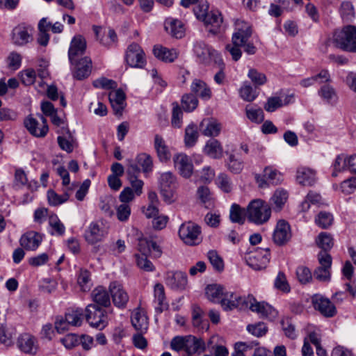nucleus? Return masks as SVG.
Instances as JSON below:
<instances>
[{"label":"nucleus","mask_w":356,"mask_h":356,"mask_svg":"<svg viewBox=\"0 0 356 356\" xmlns=\"http://www.w3.org/2000/svg\"><path fill=\"white\" fill-rule=\"evenodd\" d=\"M271 213L270 206L261 199L251 200L246 207V217L248 222L256 225L266 223L270 220Z\"/></svg>","instance_id":"1"},{"label":"nucleus","mask_w":356,"mask_h":356,"mask_svg":"<svg viewBox=\"0 0 356 356\" xmlns=\"http://www.w3.org/2000/svg\"><path fill=\"white\" fill-rule=\"evenodd\" d=\"M333 42L337 47L343 51L356 53V26L346 25L340 31H335L333 35Z\"/></svg>","instance_id":"2"},{"label":"nucleus","mask_w":356,"mask_h":356,"mask_svg":"<svg viewBox=\"0 0 356 356\" xmlns=\"http://www.w3.org/2000/svg\"><path fill=\"white\" fill-rule=\"evenodd\" d=\"M193 51L200 64L205 66H209L212 63L222 64L221 54L204 41L195 42L193 45Z\"/></svg>","instance_id":"3"},{"label":"nucleus","mask_w":356,"mask_h":356,"mask_svg":"<svg viewBox=\"0 0 356 356\" xmlns=\"http://www.w3.org/2000/svg\"><path fill=\"white\" fill-rule=\"evenodd\" d=\"M257 300L253 295L241 296L234 292H226L223 298L220 300V305L225 312L232 311L235 309L245 310L250 309L251 304H255Z\"/></svg>","instance_id":"4"},{"label":"nucleus","mask_w":356,"mask_h":356,"mask_svg":"<svg viewBox=\"0 0 356 356\" xmlns=\"http://www.w3.org/2000/svg\"><path fill=\"white\" fill-rule=\"evenodd\" d=\"M270 259V248H252L248 249L245 254V260L251 268L261 270L266 268Z\"/></svg>","instance_id":"5"},{"label":"nucleus","mask_w":356,"mask_h":356,"mask_svg":"<svg viewBox=\"0 0 356 356\" xmlns=\"http://www.w3.org/2000/svg\"><path fill=\"white\" fill-rule=\"evenodd\" d=\"M83 312L86 321L90 327L102 330L108 325V313L106 309L97 305L89 304Z\"/></svg>","instance_id":"6"},{"label":"nucleus","mask_w":356,"mask_h":356,"mask_svg":"<svg viewBox=\"0 0 356 356\" xmlns=\"http://www.w3.org/2000/svg\"><path fill=\"white\" fill-rule=\"evenodd\" d=\"M252 34V27L247 26L245 28L238 29L232 35V44H227L225 49L232 56L234 61H238L242 56L241 45L244 44L248 38H250Z\"/></svg>","instance_id":"7"},{"label":"nucleus","mask_w":356,"mask_h":356,"mask_svg":"<svg viewBox=\"0 0 356 356\" xmlns=\"http://www.w3.org/2000/svg\"><path fill=\"white\" fill-rule=\"evenodd\" d=\"M201 233V227L192 221L183 222L178 230L180 239L189 246L197 245L202 242Z\"/></svg>","instance_id":"8"},{"label":"nucleus","mask_w":356,"mask_h":356,"mask_svg":"<svg viewBox=\"0 0 356 356\" xmlns=\"http://www.w3.org/2000/svg\"><path fill=\"white\" fill-rule=\"evenodd\" d=\"M209 3L207 1L199 5L200 13L197 14V17H202L204 24L207 26L210 25L211 26L209 31L213 34H217L220 31L223 21L222 17L218 10L209 11Z\"/></svg>","instance_id":"9"},{"label":"nucleus","mask_w":356,"mask_h":356,"mask_svg":"<svg viewBox=\"0 0 356 356\" xmlns=\"http://www.w3.org/2000/svg\"><path fill=\"white\" fill-rule=\"evenodd\" d=\"M160 193L163 200L171 204L174 202V195L176 188V177L171 172L161 174L159 178Z\"/></svg>","instance_id":"10"},{"label":"nucleus","mask_w":356,"mask_h":356,"mask_svg":"<svg viewBox=\"0 0 356 356\" xmlns=\"http://www.w3.org/2000/svg\"><path fill=\"white\" fill-rule=\"evenodd\" d=\"M124 60L131 67L143 69L146 65L145 54L142 47L136 42L130 44L125 52Z\"/></svg>","instance_id":"11"},{"label":"nucleus","mask_w":356,"mask_h":356,"mask_svg":"<svg viewBox=\"0 0 356 356\" xmlns=\"http://www.w3.org/2000/svg\"><path fill=\"white\" fill-rule=\"evenodd\" d=\"M312 305L316 311L325 318L334 317L337 313L334 304L321 294H314L312 297Z\"/></svg>","instance_id":"12"},{"label":"nucleus","mask_w":356,"mask_h":356,"mask_svg":"<svg viewBox=\"0 0 356 356\" xmlns=\"http://www.w3.org/2000/svg\"><path fill=\"white\" fill-rule=\"evenodd\" d=\"M292 237L291 225L286 220H279L273 233V241L277 246H284Z\"/></svg>","instance_id":"13"},{"label":"nucleus","mask_w":356,"mask_h":356,"mask_svg":"<svg viewBox=\"0 0 356 356\" xmlns=\"http://www.w3.org/2000/svg\"><path fill=\"white\" fill-rule=\"evenodd\" d=\"M72 68V74L74 79L82 81L87 79L92 69V60L88 56H84L79 60L74 59L72 63H70Z\"/></svg>","instance_id":"14"},{"label":"nucleus","mask_w":356,"mask_h":356,"mask_svg":"<svg viewBox=\"0 0 356 356\" xmlns=\"http://www.w3.org/2000/svg\"><path fill=\"white\" fill-rule=\"evenodd\" d=\"M109 292L115 307L119 309H124L127 307L129 297L121 284L116 281L111 282Z\"/></svg>","instance_id":"15"},{"label":"nucleus","mask_w":356,"mask_h":356,"mask_svg":"<svg viewBox=\"0 0 356 356\" xmlns=\"http://www.w3.org/2000/svg\"><path fill=\"white\" fill-rule=\"evenodd\" d=\"M41 119L43 124L40 128H38V121L31 115H28L24 120V124L26 129L33 136L36 138H43L49 131V127L46 118L41 116Z\"/></svg>","instance_id":"16"},{"label":"nucleus","mask_w":356,"mask_h":356,"mask_svg":"<svg viewBox=\"0 0 356 356\" xmlns=\"http://www.w3.org/2000/svg\"><path fill=\"white\" fill-rule=\"evenodd\" d=\"M86 47L87 43L85 38L80 34L74 35L70 42L67 52L69 63H72L76 56L83 55Z\"/></svg>","instance_id":"17"},{"label":"nucleus","mask_w":356,"mask_h":356,"mask_svg":"<svg viewBox=\"0 0 356 356\" xmlns=\"http://www.w3.org/2000/svg\"><path fill=\"white\" fill-rule=\"evenodd\" d=\"M17 345L19 350L26 354L35 355L38 349L37 339L29 333L21 334Z\"/></svg>","instance_id":"18"},{"label":"nucleus","mask_w":356,"mask_h":356,"mask_svg":"<svg viewBox=\"0 0 356 356\" xmlns=\"http://www.w3.org/2000/svg\"><path fill=\"white\" fill-rule=\"evenodd\" d=\"M175 168L179 170L181 176L189 178L193 174V165L186 154H177L173 157Z\"/></svg>","instance_id":"19"},{"label":"nucleus","mask_w":356,"mask_h":356,"mask_svg":"<svg viewBox=\"0 0 356 356\" xmlns=\"http://www.w3.org/2000/svg\"><path fill=\"white\" fill-rule=\"evenodd\" d=\"M152 53L158 60L165 63H173L179 56V51L176 49H168L161 44H155Z\"/></svg>","instance_id":"20"},{"label":"nucleus","mask_w":356,"mask_h":356,"mask_svg":"<svg viewBox=\"0 0 356 356\" xmlns=\"http://www.w3.org/2000/svg\"><path fill=\"white\" fill-rule=\"evenodd\" d=\"M42 241V235L35 231H29L22 235L19 243L26 250H36Z\"/></svg>","instance_id":"21"},{"label":"nucleus","mask_w":356,"mask_h":356,"mask_svg":"<svg viewBox=\"0 0 356 356\" xmlns=\"http://www.w3.org/2000/svg\"><path fill=\"white\" fill-rule=\"evenodd\" d=\"M250 309L266 318L269 321H274L278 316V312L273 306L266 302H256L255 304H251Z\"/></svg>","instance_id":"22"},{"label":"nucleus","mask_w":356,"mask_h":356,"mask_svg":"<svg viewBox=\"0 0 356 356\" xmlns=\"http://www.w3.org/2000/svg\"><path fill=\"white\" fill-rule=\"evenodd\" d=\"M191 93L197 97H200L203 101H208L212 97V92L211 88L204 81L195 79L191 85Z\"/></svg>","instance_id":"23"},{"label":"nucleus","mask_w":356,"mask_h":356,"mask_svg":"<svg viewBox=\"0 0 356 356\" xmlns=\"http://www.w3.org/2000/svg\"><path fill=\"white\" fill-rule=\"evenodd\" d=\"M154 147L160 162L167 163L170 160L171 152L161 136L159 134L154 136Z\"/></svg>","instance_id":"24"},{"label":"nucleus","mask_w":356,"mask_h":356,"mask_svg":"<svg viewBox=\"0 0 356 356\" xmlns=\"http://www.w3.org/2000/svg\"><path fill=\"white\" fill-rule=\"evenodd\" d=\"M154 302L157 303L155 307V312L157 314L163 313L165 310L168 309L169 305L166 301L165 289L161 283H156L154 287Z\"/></svg>","instance_id":"25"},{"label":"nucleus","mask_w":356,"mask_h":356,"mask_svg":"<svg viewBox=\"0 0 356 356\" xmlns=\"http://www.w3.org/2000/svg\"><path fill=\"white\" fill-rule=\"evenodd\" d=\"M165 29L172 38L176 39H181L185 35V25L178 19L170 18L166 19Z\"/></svg>","instance_id":"26"},{"label":"nucleus","mask_w":356,"mask_h":356,"mask_svg":"<svg viewBox=\"0 0 356 356\" xmlns=\"http://www.w3.org/2000/svg\"><path fill=\"white\" fill-rule=\"evenodd\" d=\"M92 299L94 303L102 308L111 306V293L102 286H98L92 291Z\"/></svg>","instance_id":"27"},{"label":"nucleus","mask_w":356,"mask_h":356,"mask_svg":"<svg viewBox=\"0 0 356 356\" xmlns=\"http://www.w3.org/2000/svg\"><path fill=\"white\" fill-rule=\"evenodd\" d=\"M11 40L15 45L24 46L32 40V36L26 27L18 25L12 31Z\"/></svg>","instance_id":"28"},{"label":"nucleus","mask_w":356,"mask_h":356,"mask_svg":"<svg viewBox=\"0 0 356 356\" xmlns=\"http://www.w3.org/2000/svg\"><path fill=\"white\" fill-rule=\"evenodd\" d=\"M202 151L211 159H220L222 156L223 147L218 140L211 138L206 142Z\"/></svg>","instance_id":"29"},{"label":"nucleus","mask_w":356,"mask_h":356,"mask_svg":"<svg viewBox=\"0 0 356 356\" xmlns=\"http://www.w3.org/2000/svg\"><path fill=\"white\" fill-rule=\"evenodd\" d=\"M226 154L228 156L225 160V166L228 170L234 175L240 174L244 168V161L240 157V154L233 151L230 153L227 152Z\"/></svg>","instance_id":"30"},{"label":"nucleus","mask_w":356,"mask_h":356,"mask_svg":"<svg viewBox=\"0 0 356 356\" xmlns=\"http://www.w3.org/2000/svg\"><path fill=\"white\" fill-rule=\"evenodd\" d=\"M126 95L122 89H118L113 95H109V101L115 115H122L125 107Z\"/></svg>","instance_id":"31"},{"label":"nucleus","mask_w":356,"mask_h":356,"mask_svg":"<svg viewBox=\"0 0 356 356\" xmlns=\"http://www.w3.org/2000/svg\"><path fill=\"white\" fill-rule=\"evenodd\" d=\"M188 282V277L186 273L176 271L166 279V283L172 289L183 290Z\"/></svg>","instance_id":"32"},{"label":"nucleus","mask_w":356,"mask_h":356,"mask_svg":"<svg viewBox=\"0 0 356 356\" xmlns=\"http://www.w3.org/2000/svg\"><path fill=\"white\" fill-rule=\"evenodd\" d=\"M103 232L104 231L100 228L99 225L97 222H92L86 231L84 237L89 244L94 245L102 241Z\"/></svg>","instance_id":"33"},{"label":"nucleus","mask_w":356,"mask_h":356,"mask_svg":"<svg viewBox=\"0 0 356 356\" xmlns=\"http://www.w3.org/2000/svg\"><path fill=\"white\" fill-rule=\"evenodd\" d=\"M318 95L327 104L334 106L338 100L335 89L330 84H323L318 91Z\"/></svg>","instance_id":"34"},{"label":"nucleus","mask_w":356,"mask_h":356,"mask_svg":"<svg viewBox=\"0 0 356 356\" xmlns=\"http://www.w3.org/2000/svg\"><path fill=\"white\" fill-rule=\"evenodd\" d=\"M199 138V132L197 125L191 122L185 129L184 144L186 147L190 148L194 147Z\"/></svg>","instance_id":"35"},{"label":"nucleus","mask_w":356,"mask_h":356,"mask_svg":"<svg viewBox=\"0 0 356 356\" xmlns=\"http://www.w3.org/2000/svg\"><path fill=\"white\" fill-rule=\"evenodd\" d=\"M223 289L221 285L209 284L205 289V295L211 302L220 304V300L224 298L226 293L223 291Z\"/></svg>","instance_id":"36"},{"label":"nucleus","mask_w":356,"mask_h":356,"mask_svg":"<svg viewBox=\"0 0 356 356\" xmlns=\"http://www.w3.org/2000/svg\"><path fill=\"white\" fill-rule=\"evenodd\" d=\"M246 209H243L239 204L234 203L229 211V219L233 223L243 225L245 222Z\"/></svg>","instance_id":"37"},{"label":"nucleus","mask_w":356,"mask_h":356,"mask_svg":"<svg viewBox=\"0 0 356 356\" xmlns=\"http://www.w3.org/2000/svg\"><path fill=\"white\" fill-rule=\"evenodd\" d=\"M49 225L51 227V229L48 231L50 235L62 236L65 234V227L56 214H54L49 217Z\"/></svg>","instance_id":"38"},{"label":"nucleus","mask_w":356,"mask_h":356,"mask_svg":"<svg viewBox=\"0 0 356 356\" xmlns=\"http://www.w3.org/2000/svg\"><path fill=\"white\" fill-rule=\"evenodd\" d=\"M170 348L177 352L184 350L187 354H190L189 336L173 337L170 342Z\"/></svg>","instance_id":"39"},{"label":"nucleus","mask_w":356,"mask_h":356,"mask_svg":"<svg viewBox=\"0 0 356 356\" xmlns=\"http://www.w3.org/2000/svg\"><path fill=\"white\" fill-rule=\"evenodd\" d=\"M136 162L139 165L144 174H148L153 170L152 157L147 153L138 154L136 157Z\"/></svg>","instance_id":"40"},{"label":"nucleus","mask_w":356,"mask_h":356,"mask_svg":"<svg viewBox=\"0 0 356 356\" xmlns=\"http://www.w3.org/2000/svg\"><path fill=\"white\" fill-rule=\"evenodd\" d=\"M296 180L302 186H313L316 181L315 174L309 169L303 168L297 171Z\"/></svg>","instance_id":"41"},{"label":"nucleus","mask_w":356,"mask_h":356,"mask_svg":"<svg viewBox=\"0 0 356 356\" xmlns=\"http://www.w3.org/2000/svg\"><path fill=\"white\" fill-rule=\"evenodd\" d=\"M316 243L321 251L329 252L334 245V238L330 233L321 232L316 238Z\"/></svg>","instance_id":"42"},{"label":"nucleus","mask_w":356,"mask_h":356,"mask_svg":"<svg viewBox=\"0 0 356 356\" xmlns=\"http://www.w3.org/2000/svg\"><path fill=\"white\" fill-rule=\"evenodd\" d=\"M84 317L82 308H76L65 314V318L68 325L81 326Z\"/></svg>","instance_id":"43"},{"label":"nucleus","mask_w":356,"mask_h":356,"mask_svg":"<svg viewBox=\"0 0 356 356\" xmlns=\"http://www.w3.org/2000/svg\"><path fill=\"white\" fill-rule=\"evenodd\" d=\"M131 325L136 330L140 332H146L148 328L147 317L137 312L133 314L131 318Z\"/></svg>","instance_id":"44"},{"label":"nucleus","mask_w":356,"mask_h":356,"mask_svg":"<svg viewBox=\"0 0 356 356\" xmlns=\"http://www.w3.org/2000/svg\"><path fill=\"white\" fill-rule=\"evenodd\" d=\"M203 122L200 124L201 131L202 134L208 137H216L218 136L221 131V124L218 123L216 120H209L205 128H203Z\"/></svg>","instance_id":"45"},{"label":"nucleus","mask_w":356,"mask_h":356,"mask_svg":"<svg viewBox=\"0 0 356 356\" xmlns=\"http://www.w3.org/2000/svg\"><path fill=\"white\" fill-rule=\"evenodd\" d=\"M264 173L269 184L278 185L283 181V175L273 166L265 167Z\"/></svg>","instance_id":"46"},{"label":"nucleus","mask_w":356,"mask_h":356,"mask_svg":"<svg viewBox=\"0 0 356 356\" xmlns=\"http://www.w3.org/2000/svg\"><path fill=\"white\" fill-rule=\"evenodd\" d=\"M199 101L193 94L186 93L181 97V104L186 112L193 111L198 106Z\"/></svg>","instance_id":"47"},{"label":"nucleus","mask_w":356,"mask_h":356,"mask_svg":"<svg viewBox=\"0 0 356 356\" xmlns=\"http://www.w3.org/2000/svg\"><path fill=\"white\" fill-rule=\"evenodd\" d=\"M190 354H201L206 351L207 346L202 338L189 335Z\"/></svg>","instance_id":"48"},{"label":"nucleus","mask_w":356,"mask_h":356,"mask_svg":"<svg viewBox=\"0 0 356 356\" xmlns=\"http://www.w3.org/2000/svg\"><path fill=\"white\" fill-rule=\"evenodd\" d=\"M239 94L241 97L246 102H252L258 96L257 88H253L250 83L245 82L240 88Z\"/></svg>","instance_id":"49"},{"label":"nucleus","mask_w":356,"mask_h":356,"mask_svg":"<svg viewBox=\"0 0 356 356\" xmlns=\"http://www.w3.org/2000/svg\"><path fill=\"white\" fill-rule=\"evenodd\" d=\"M347 156L344 154H338L332 164L333 168L332 176L336 177L342 171L347 170Z\"/></svg>","instance_id":"50"},{"label":"nucleus","mask_w":356,"mask_h":356,"mask_svg":"<svg viewBox=\"0 0 356 356\" xmlns=\"http://www.w3.org/2000/svg\"><path fill=\"white\" fill-rule=\"evenodd\" d=\"M148 255L149 254H135L136 263L140 269L145 272H153L155 270V267L152 262L148 259Z\"/></svg>","instance_id":"51"},{"label":"nucleus","mask_w":356,"mask_h":356,"mask_svg":"<svg viewBox=\"0 0 356 356\" xmlns=\"http://www.w3.org/2000/svg\"><path fill=\"white\" fill-rule=\"evenodd\" d=\"M246 117L252 122L256 124H260L264 120V113L261 108H245Z\"/></svg>","instance_id":"52"},{"label":"nucleus","mask_w":356,"mask_h":356,"mask_svg":"<svg viewBox=\"0 0 356 356\" xmlns=\"http://www.w3.org/2000/svg\"><path fill=\"white\" fill-rule=\"evenodd\" d=\"M91 273L86 268H81L77 276V283L83 291L90 289Z\"/></svg>","instance_id":"53"},{"label":"nucleus","mask_w":356,"mask_h":356,"mask_svg":"<svg viewBox=\"0 0 356 356\" xmlns=\"http://www.w3.org/2000/svg\"><path fill=\"white\" fill-rule=\"evenodd\" d=\"M247 330L251 334L257 337H261L267 333L268 328L266 323L259 322L254 324H250L247 326Z\"/></svg>","instance_id":"54"},{"label":"nucleus","mask_w":356,"mask_h":356,"mask_svg":"<svg viewBox=\"0 0 356 356\" xmlns=\"http://www.w3.org/2000/svg\"><path fill=\"white\" fill-rule=\"evenodd\" d=\"M280 324L282 325L284 334L287 338L292 340L296 339L297 338L298 334L296 331V327L291 323V318H286V319H282L280 321Z\"/></svg>","instance_id":"55"},{"label":"nucleus","mask_w":356,"mask_h":356,"mask_svg":"<svg viewBox=\"0 0 356 356\" xmlns=\"http://www.w3.org/2000/svg\"><path fill=\"white\" fill-rule=\"evenodd\" d=\"M207 257L216 270L221 272L224 270V261L216 250H209Z\"/></svg>","instance_id":"56"},{"label":"nucleus","mask_w":356,"mask_h":356,"mask_svg":"<svg viewBox=\"0 0 356 356\" xmlns=\"http://www.w3.org/2000/svg\"><path fill=\"white\" fill-rule=\"evenodd\" d=\"M248 76L256 88L257 86L264 85L267 81L266 76L254 68L249 70Z\"/></svg>","instance_id":"57"},{"label":"nucleus","mask_w":356,"mask_h":356,"mask_svg":"<svg viewBox=\"0 0 356 356\" xmlns=\"http://www.w3.org/2000/svg\"><path fill=\"white\" fill-rule=\"evenodd\" d=\"M171 124L175 128H180L182 124L183 112L181 108L177 102L172 104Z\"/></svg>","instance_id":"58"},{"label":"nucleus","mask_w":356,"mask_h":356,"mask_svg":"<svg viewBox=\"0 0 356 356\" xmlns=\"http://www.w3.org/2000/svg\"><path fill=\"white\" fill-rule=\"evenodd\" d=\"M21 82L24 86L33 85L36 80V72L33 68H28L19 72Z\"/></svg>","instance_id":"59"},{"label":"nucleus","mask_w":356,"mask_h":356,"mask_svg":"<svg viewBox=\"0 0 356 356\" xmlns=\"http://www.w3.org/2000/svg\"><path fill=\"white\" fill-rule=\"evenodd\" d=\"M341 17L343 21H350L355 17L354 7L351 2H342L340 8Z\"/></svg>","instance_id":"60"},{"label":"nucleus","mask_w":356,"mask_h":356,"mask_svg":"<svg viewBox=\"0 0 356 356\" xmlns=\"http://www.w3.org/2000/svg\"><path fill=\"white\" fill-rule=\"evenodd\" d=\"M316 225L322 229L328 228L332 223V215L326 211H321L315 220Z\"/></svg>","instance_id":"61"},{"label":"nucleus","mask_w":356,"mask_h":356,"mask_svg":"<svg viewBox=\"0 0 356 356\" xmlns=\"http://www.w3.org/2000/svg\"><path fill=\"white\" fill-rule=\"evenodd\" d=\"M274 286L277 289L284 293H289L291 291V287L286 280V275L282 271L277 273L274 282Z\"/></svg>","instance_id":"62"},{"label":"nucleus","mask_w":356,"mask_h":356,"mask_svg":"<svg viewBox=\"0 0 356 356\" xmlns=\"http://www.w3.org/2000/svg\"><path fill=\"white\" fill-rule=\"evenodd\" d=\"M296 276L302 284L309 283L312 280V273L310 269L306 266H299L296 269Z\"/></svg>","instance_id":"63"},{"label":"nucleus","mask_w":356,"mask_h":356,"mask_svg":"<svg viewBox=\"0 0 356 356\" xmlns=\"http://www.w3.org/2000/svg\"><path fill=\"white\" fill-rule=\"evenodd\" d=\"M216 184L224 193H229L232 191V183L227 174L220 173L217 177Z\"/></svg>","instance_id":"64"}]
</instances>
